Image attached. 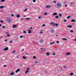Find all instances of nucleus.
I'll return each instance as SVG.
<instances>
[{"mask_svg":"<svg viewBox=\"0 0 76 76\" xmlns=\"http://www.w3.org/2000/svg\"><path fill=\"white\" fill-rule=\"evenodd\" d=\"M7 20L8 23H11L12 22V19L10 18L7 19Z\"/></svg>","mask_w":76,"mask_h":76,"instance_id":"1","label":"nucleus"},{"mask_svg":"<svg viewBox=\"0 0 76 76\" xmlns=\"http://www.w3.org/2000/svg\"><path fill=\"white\" fill-rule=\"evenodd\" d=\"M57 6L58 7H61V4L60 2L57 3Z\"/></svg>","mask_w":76,"mask_h":76,"instance_id":"2","label":"nucleus"},{"mask_svg":"<svg viewBox=\"0 0 76 76\" xmlns=\"http://www.w3.org/2000/svg\"><path fill=\"white\" fill-rule=\"evenodd\" d=\"M46 7L47 9H48L49 8L51 7V5H47L46 6Z\"/></svg>","mask_w":76,"mask_h":76,"instance_id":"3","label":"nucleus"},{"mask_svg":"<svg viewBox=\"0 0 76 76\" xmlns=\"http://www.w3.org/2000/svg\"><path fill=\"white\" fill-rule=\"evenodd\" d=\"M9 50V48L8 47H6L5 48V49L4 50L5 51H7Z\"/></svg>","mask_w":76,"mask_h":76,"instance_id":"4","label":"nucleus"},{"mask_svg":"<svg viewBox=\"0 0 76 76\" xmlns=\"http://www.w3.org/2000/svg\"><path fill=\"white\" fill-rule=\"evenodd\" d=\"M16 27H17V26L16 25H12V28H16Z\"/></svg>","mask_w":76,"mask_h":76,"instance_id":"5","label":"nucleus"},{"mask_svg":"<svg viewBox=\"0 0 76 76\" xmlns=\"http://www.w3.org/2000/svg\"><path fill=\"white\" fill-rule=\"evenodd\" d=\"M67 28H72V25H69L67 26Z\"/></svg>","mask_w":76,"mask_h":76,"instance_id":"6","label":"nucleus"},{"mask_svg":"<svg viewBox=\"0 0 76 76\" xmlns=\"http://www.w3.org/2000/svg\"><path fill=\"white\" fill-rule=\"evenodd\" d=\"M50 32L52 33H54V30L53 29H52V30H50Z\"/></svg>","mask_w":76,"mask_h":76,"instance_id":"7","label":"nucleus"},{"mask_svg":"<svg viewBox=\"0 0 76 76\" xmlns=\"http://www.w3.org/2000/svg\"><path fill=\"white\" fill-rule=\"evenodd\" d=\"M19 70H20V69H18L15 71V72L16 73H18V72H19Z\"/></svg>","mask_w":76,"mask_h":76,"instance_id":"8","label":"nucleus"},{"mask_svg":"<svg viewBox=\"0 0 76 76\" xmlns=\"http://www.w3.org/2000/svg\"><path fill=\"white\" fill-rule=\"evenodd\" d=\"M40 42H41V43H44V41L41 40Z\"/></svg>","mask_w":76,"mask_h":76,"instance_id":"9","label":"nucleus"},{"mask_svg":"<svg viewBox=\"0 0 76 76\" xmlns=\"http://www.w3.org/2000/svg\"><path fill=\"white\" fill-rule=\"evenodd\" d=\"M16 17L18 18L20 17V15L19 14H18L16 15Z\"/></svg>","mask_w":76,"mask_h":76,"instance_id":"10","label":"nucleus"},{"mask_svg":"<svg viewBox=\"0 0 76 76\" xmlns=\"http://www.w3.org/2000/svg\"><path fill=\"white\" fill-rule=\"evenodd\" d=\"M58 18H59V16H58V15H56L55 16V18L56 19H58Z\"/></svg>","mask_w":76,"mask_h":76,"instance_id":"11","label":"nucleus"},{"mask_svg":"<svg viewBox=\"0 0 76 76\" xmlns=\"http://www.w3.org/2000/svg\"><path fill=\"white\" fill-rule=\"evenodd\" d=\"M57 15V13L56 12H55L53 14V16H54V15Z\"/></svg>","mask_w":76,"mask_h":76,"instance_id":"12","label":"nucleus"},{"mask_svg":"<svg viewBox=\"0 0 76 76\" xmlns=\"http://www.w3.org/2000/svg\"><path fill=\"white\" fill-rule=\"evenodd\" d=\"M70 53L69 52L68 53L66 54V56H69V55H70Z\"/></svg>","mask_w":76,"mask_h":76,"instance_id":"13","label":"nucleus"},{"mask_svg":"<svg viewBox=\"0 0 76 76\" xmlns=\"http://www.w3.org/2000/svg\"><path fill=\"white\" fill-rule=\"evenodd\" d=\"M75 22V20H73V19H72L71 20V22Z\"/></svg>","mask_w":76,"mask_h":76,"instance_id":"14","label":"nucleus"},{"mask_svg":"<svg viewBox=\"0 0 76 76\" xmlns=\"http://www.w3.org/2000/svg\"><path fill=\"white\" fill-rule=\"evenodd\" d=\"M26 20H30V18H25Z\"/></svg>","mask_w":76,"mask_h":76,"instance_id":"15","label":"nucleus"},{"mask_svg":"<svg viewBox=\"0 0 76 76\" xmlns=\"http://www.w3.org/2000/svg\"><path fill=\"white\" fill-rule=\"evenodd\" d=\"M46 54L47 56H49V55H50V53L47 52L46 53Z\"/></svg>","mask_w":76,"mask_h":76,"instance_id":"16","label":"nucleus"},{"mask_svg":"<svg viewBox=\"0 0 76 76\" xmlns=\"http://www.w3.org/2000/svg\"><path fill=\"white\" fill-rule=\"evenodd\" d=\"M28 34H31V30L28 31Z\"/></svg>","mask_w":76,"mask_h":76,"instance_id":"17","label":"nucleus"},{"mask_svg":"<svg viewBox=\"0 0 76 76\" xmlns=\"http://www.w3.org/2000/svg\"><path fill=\"white\" fill-rule=\"evenodd\" d=\"M54 43H55V42H51L50 43V45H52V44H54Z\"/></svg>","mask_w":76,"mask_h":76,"instance_id":"18","label":"nucleus"},{"mask_svg":"<svg viewBox=\"0 0 76 76\" xmlns=\"http://www.w3.org/2000/svg\"><path fill=\"white\" fill-rule=\"evenodd\" d=\"M63 40H65V41H67V39L65 38H62Z\"/></svg>","mask_w":76,"mask_h":76,"instance_id":"19","label":"nucleus"},{"mask_svg":"<svg viewBox=\"0 0 76 76\" xmlns=\"http://www.w3.org/2000/svg\"><path fill=\"white\" fill-rule=\"evenodd\" d=\"M14 75V72L11 73V76H13V75Z\"/></svg>","mask_w":76,"mask_h":76,"instance_id":"20","label":"nucleus"},{"mask_svg":"<svg viewBox=\"0 0 76 76\" xmlns=\"http://www.w3.org/2000/svg\"><path fill=\"white\" fill-rule=\"evenodd\" d=\"M56 26V23H53V24H52V26Z\"/></svg>","mask_w":76,"mask_h":76,"instance_id":"21","label":"nucleus"},{"mask_svg":"<svg viewBox=\"0 0 76 76\" xmlns=\"http://www.w3.org/2000/svg\"><path fill=\"white\" fill-rule=\"evenodd\" d=\"M71 16H69L68 17H66V18L68 19H69V18H70Z\"/></svg>","mask_w":76,"mask_h":76,"instance_id":"22","label":"nucleus"},{"mask_svg":"<svg viewBox=\"0 0 76 76\" xmlns=\"http://www.w3.org/2000/svg\"><path fill=\"white\" fill-rule=\"evenodd\" d=\"M72 75H73V73H70V76H72Z\"/></svg>","mask_w":76,"mask_h":76,"instance_id":"23","label":"nucleus"},{"mask_svg":"<svg viewBox=\"0 0 76 76\" xmlns=\"http://www.w3.org/2000/svg\"><path fill=\"white\" fill-rule=\"evenodd\" d=\"M23 58H24V59H26V57L24 56H23Z\"/></svg>","mask_w":76,"mask_h":76,"instance_id":"24","label":"nucleus"},{"mask_svg":"<svg viewBox=\"0 0 76 76\" xmlns=\"http://www.w3.org/2000/svg\"><path fill=\"white\" fill-rule=\"evenodd\" d=\"M10 34H7V37H10Z\"/></svg>","mask_w":76,"mask_h":76,"instance_id":"25","label":"nucleus"},{"mask_svg":"<svg viewBox=\"0 0 76 76\" xmlns=\"http://www.w3.org/2000/svg\"><path fill=\"white\" fill-rule=\"evenodd\" d=\"M55 26H58V24H55Z\"/></svg>","mask_w":76,"mask_h":76,"instance_id":"26","label":"nucleus"},{"mask_svg":"<svg viewBox=\"0 0 76 76\" xmlns=\"http://www.w3.org/2000/svg\"><path fill=\"white\" fill-rule=\"evenodd\" d=\"M4 1H5V0H1V2H4Z\"/></svg>","mask_w":76,"mask_h":76,"instance_id":"27","label":"nucleus"},{"mask_svg":"<svg viewBox=\"0 0 76 76\" xmlns=\"http://www.w3.org/2000/svg\"><path fill=\"white\" fill-rule=\"evenodd\" d=\"M59 17H61V14H59Z\"/></svg>","mask_w":76,"mask_h":76,"instance_id":"28","label":"nucleus"},{"mask_svg":"<svg viewBox=\"0 0 76 76\" xmlns=\"http://www.w3.org/2000/svg\"><path fill=\"white\" fill-rule=\"evenodd\" d=\"M15 51H15V50L13 51L12 53V54H13L14 53H15Z\"/></svg>","mask_w":76,"mask_h":76,"instance_id":"29","label":"nucleus"},{"mask_svg":"<svg viewBox=\"0 0 76 76\" xmlns=\"http://www.w3.org/2000/svg\"><path fill=\"white\" fill-rule=\"evenodd\" d=\"M0 8L1 9H2V8H3V6H1L0 7Z\"/></svg>","mask_w":76,"mask_h":76,"instance_id":"30","label":"nucleus"},{"mask_svg":"<svg viewBox=\"0 0 76 76\" xmlns=\"http://www.w3.org/2000/svg\"><path fill=\"white\" fill-rule=\"evenodd\" d=\"M26 31H23V34H26Z\"/></svg>","mask_w":76,"mask_h":76,"instance_id":"31","label":"nucleus"},{"mask_svg":"<svg viewBox=\"0 0 76 76\" xmlns=\"http://www.w3.org/2000/svg\"><path fill=\"white\" fill-rule=\"evenodd\" d=\"M28 10V9L26 8L25 9V10L24 11V12H26V11H27Z\"/></svg>","mask_w":76,"mask_h":76,"instance_id":"32","label":"nucleus"},{"mask_svg":"<svg viewBox=\"0 0 76 76\" xmlns=\"http://www.w3.org/2000/svg\"><path fill=\"white\" fill-rule=\"evenodd\" d=\"M70 32H73V30H71L70 31Z\"/></svg>","mask_w":76,"mask_h":76,"instance_id":"33","label":"nucleus"},{"mask_svg":"<svg viewBox=\"0 0 76 76\" xmlns=\"http://www.w3.org/2000/svg\"><path fill=\"white\" fill-rule=\"evenodd\" d=\"M20 38H23V36H20Z\"/></svg>","mask_w":76,"mask_h":76,"instance_id":"34","label":"nucleus"},{"mask_svg":"<svg viewBox=\"0 0 76 76\" xmlns=\"http://www.w3.org/2000/svg\"><path fill=\"white\" fill-rule=\"evenodd\" d=\"M33 2H34V3H35V1H36V0H33Z\"/></svg>","mask_w":76,"mask_h":76,"instance_id":"35","label":"nucleus"},{"mask_svg":"<svg viewBox=\"0 0 76 76\" xmlns=\"http://www.w3.org/2000/svg\"><path fill=\"white\" fill-rule=\"evenodd\" d=\"M33 57H34V59H36V57H35V56H34Z\"/></svg>","mask_w":76,"mask_h":76,"instance_id":"36","label":"nucleus"},{"mask_svg":"<svg viewBox=\"0 0 76 76\" xmlns=\"http://www.w3.org/2000/svg\"><path fill=\"white\" fill-rule=\"evenodd\" d=\"M53 23H54V22H52L51 23H50V25H53Z\"/></svg>","mask_w":76,"mask_h":76,"instance_id":"37","label":"nucleus"},{"mask_svg":"<svg viewBox=\"0 0 76 76\" xmlns=\"http://www.w3.org/2000/svg\"><path fill=\"white\" fill-rule=\"evenodd\" d=\"M53 3H56V1H53Z\"/></svg>","mask_w":76,"mask_h":76,"instance_id":"38","label":"nucleus"},{"mask_svg":"<svg viewBox=\"0 0 76 76\" xmlns=\"http://www.w3.org/2000/svg\"><path fill=\"white\" fill-rule=\"evenodd\" d=\"M42 26H45V24H43L42 25Z\"/></svg>","mask_w":76,"mask_h":76,"instance_id":"39","label":"nucleus"},{"mask_svg":"<svg viewBox=\"0 0 76 76\" xmlns=\"http://www.w3.org/2000/svg\"><path fill=\"white\" fill-rule=\"evenodd\" d=\"M63 68H65L66 67V66H63Z\"/></svg>","mask_w":76,"mask_h":76,"instance_id":"40","label":"nucleus"},{"mask_svg":"<svg viewBox=\"0 0 76 76\" xmlns=\"http://www.w3.org/2000/svg\"><path fill=\"white\" fill-rule=\"evenodd\" d=\"M12 42H13V41L12 40H11V41H10V43H12Z\"/></svg>","mask_w":76,"mask_h":76,"instance_id":"41","label":"nucleus"},{"mask_svg":"<svg viewBox=\"0 0 76 76\" xmlns=\"http://www.w3.org/2000/svg\"><path fill=\"white\" fill-rule=\"evenodd\" d=\"M11 16H12V17H13V16H14V15L12 14L11 15Z\"/></svg>","mask_w":76,"mask_h":76,"instance_id":"42","label":"nucleus"},{"mask_svg":"<svg viewBox=\"0 0 76 76\" xmlns=\"http://www.w3.org/2000/svg\"><path fill=\"white\" fill-rule=\"evenodd\" d=\"M0 22H1V23H3V20H1Z\"/></svg>","mask_w":76,"mask_h":76,"instance_id":"43","label":"nucleus"},{"mask_svg":"<svg viewBox=\"0 0 76 76\" xmlns=\"http://www.w3.org/2000/svg\"><path fill=\"white\" fill-rule=\"evenodd\" d=\"M53 56H55L56 55V54L54 53H53Z\"/></svg>","mask_w":76,"mask_h":76,"instance_id":"44","label":"nucleus"},{"mask_svg":"<svg viewBox=\"0 0 76 76\" xmlns=\"http://www.w3.org/2000/svg\"><path fill=\"white\" fill-rule=\"evenodd\" d=\"M5 28V26H2V28Z\"/></svg>","mask_w":76,"mask_h":76,"instance_id":"45","label":"nucleus"},{"mask_svg":"<svg viewBox=\"0 0 76 76\" xmlns=\"http://www.w3.org/2000/svg\"><path fill=\"white\" fill-rule=\"evenodd\" d=\"M41 17L39 16L38 18L39 19H41Z\"/></svg>","mask_w":76,"mask_h":76,"instance_id":"46","label":"nucleus"},{"mask_svg":"<svg viewBox=\"0 0 76 76\" xmlns=\"http://www.w3.org/2000/svg\"><path fill=\"white\" fill-rule=\"evenodd\" d=\"M7 35H8V34H9V32H7Z\"/></svg>","mask_w":76,"mask_h":76,"instance_id":"47","label":"nucleus"},{"mask_svg":"<svg viewBox=\"0 0 76 76\" xmlns=\"http://www.w3.org/2000/svg\"><path fill=\"white\" fill-rule=\"evenodd\" d=\"M64 22H66V20L65 19V20H64Z\"/></svg>","mask_w":76,"mask_h":76,"instance_id":"48","label":"nucleus"},{"mask_svg":"<svg viewBox=\"0 0 76 76\" xmlns=\"http://www.w3.org/2000/svg\"><path fill=\"white\" fill-rule=\"evenodd\" d=\"M65 7H66V6H67V5L66 4L65 5Z\"/></svg>","mask_w":76,"mask_h":76,"instance_id":"49","label":"nucleus"},{"mask_svg":"<svg viewBox=\"0 0 76 76\" xmlns=\"http://www.w3.org/2000/svg\"><path fill=\"white\" fill-rule=\"evenodd\" d=\"M7 41V39H6L4 40V41Z\"/></svg>","mask_w":76,"mask_h":76,"instance_id":"50","label":"nucleus"},{"mask_svg":"<svg viewBox=\"0 0 76 76\" xmlns=\"http://www.w3.org/2000/svg\"><path fill=\"white\" fill-rule=\"evenodd\" d=\"M56 42L58 43V44L59 43V42L58 41H57Z\"/></svg>","mask_w":76,"mask_h":76,"instance_id":"51","label":"nucleus"},{"mask_svg":"<svg viewBox=\"0 0 76 76\" xmlns=\"http://www.w3.org/2000/svg\"><path fill=\"white\" fill-rule=\"evenodd\" d=\"M73 4V3H70V4H71V6Z\"/></svg>","mask_w":76,"mask_h":76,"instance_id":"52","label":"nucleus"},{"mask_svg":"<svg viewBox=\"0 0 76 76\" xmlns=\"http://www.w3.org/2000/svg\"><path fill=\"white\" fill-rule=\"evenodd\" d=\"M26 72H27V73H28V72H29V71H26Z\"/></svg>","mask_w":76,"mask_h":76,"instance_id":"53","label":"nucleus"},{"mask_svg":"<svg viewBox=\"0 0 76 76\" xmlns=\"http://www.w3.org/2000/svg\"><path fill=\"white\" fill-rule=\"evenodd\" d=\"M27 72H26L25 73V75H26V74H27Z\"/></svg>","mask_w":76,"mask_h":76,"instance_id":"54","label":"nucleus"},{"mask_svg":"<svg viewBox=\"0 0 76 76\" xmlns=\"http://www.w3.org/2000/svg\"><path fill=\"white\" fill-rule=\"evenodd\" d=\"M40 34H42V31H40Z\"/></svg>","mask_w":76,"mask_h":76,"instance_id":"55","label":"nucleus"},{"mask_svg":"<svg viewBox=\"0 0 76 76\" xmlns=\"http://www.w3.org/2000/svg\"><path fill=\"white\" fill-rule=\"evenodd\" d=\"M35 63H38V62L37 61H35Z\"/></svg>","mask_w":76,"mask_h":76,"instance_id":"56","label":"nucleus"},{"mask_svg":"<svg viewBox=\"0 0 76 76\" xmlns=\"http://www.w3.org/2000/svg\"><path fill=\"white\" fill-rule=\"evenodd\" d=\"M27 70H29V68H28L27 69Z\"/></svg>","mask_w":76,"mask_h":76,"instance_id":"57","label":"nucleus"},{"mask_svg":"<svg viewBox=\"0 0 76 76\" xmlns=\"http://www.w3.org/2000/svg\"><path fill=\"white\" fill-rule=\"evenodd\" d=\"M6 65H4V67H6Z\"/></svg>","mask_w":76,"mask_h":76,"instance_id":"58","label":"nucleus"},{"mask_svg":"<svg viewBox=\"0 0 76 76\" xmlns=\"http://www.w3.org/2000/svg\"><path fill=\"white\" fill-rule=\"evenodd\" d=\"M47 13H45L44 14V15H47Z\"/></svg>","mask_w":76,"mask_h":76,"instance_id":"59","label":"nucleus"},{"mask_svg":"<svg viewBox=\"0 0 76 76\" xmlns=\"http://www.w3.org/2000/svg\"><path fill=\"white\" fill-rule=\"evenodd\" d=\"M17 57H19V55H17Z\"/></svg>","mask_w":76,"mask_h":76,"instance_id":"60","label":"nucleus"},{"mask_svg":"<svg viewBox=\"0 0 76 76\" xmlns=\"http://www.w3.org/2000/svg\"><path fill=\"white\" fill-rule=\"evenodd\" d=\"M59 71H60L59 70H57V72H59Z\"/></svg>","mask_w":76,"mask_h":76,"instance_id":"61","label":"nucleus"},{"mask_svg":"<svg viewBox=\"0 0 76 76\" xmlns=\"http://www.w3.org/2000/svg\"><path fill=\"white\" fill-rule=\"evenodd\" d=\"M30 29H32V27H31Z\"/></svg>","mask_w":76,"mask_h":76,"instance_id":"62","label":"nucleus"},{"mask_svg":"<svg viewBox=\"0 0 76 76\" xmlns=\"http://www.w3.org/2000/svg\"><path fill=\"white\" fill-rule=\"evenodd\" d=\"M21 20H23V18H21Z\"/></svg>","mask_w":76,"mask_h":76,"instance_id":"63","label":"nucleus"},{"mask_svg":"<svg viewBox=\"0 0 76 76\" xmlns=\"http://www.w3.org/2000/svg\"><path fill=\"white\" fill-rule=\"evenodd\" d=\"M75 41H76V39H75Z\"/></svg>","mask_w":76,"mask_h":76,"instance_id":"64","label":"nucleus"}]
</instances>
